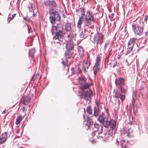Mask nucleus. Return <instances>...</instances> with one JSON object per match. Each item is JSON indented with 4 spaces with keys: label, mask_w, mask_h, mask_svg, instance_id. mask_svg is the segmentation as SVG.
Returning <instances> with one entry per match:
<instances>
[{
    "label": "nucleus",
    "mask_w": 148,
    "mask_h": 148,
    "mask_svg": "<svg viewBox=\"0 0 148 148\" xmlns=\"http://www.w3.org/2000/svg\"><path fill=\"white\" fill-rule=\"evenodd\" d=\"M119 141H118L117 140H116V144H118V143H119Z\"/></svg>",
    "instance_id": "nucleus-56"
},
{
    "label": "nucleus",
    "mask_w": 148,
    "mask_h": 148,
    "mask_svg": "<svg viewBox=\"0 0 148 148\" xmlns=\"http://www.w3.org/2000/svg\"><path fill=\"white\" fill-rule=\"evenodd\" d=\"M98 120L105 127H109L110 124H111L113 126L115 124V121L114 120L112 119L110 121H109L103 113L99 115Z\"/></svg>",
    "instance_id": "nucleus-4"
},
{
    "label": "nucleus",
    "mask_w": 148,
    "mask_h": 148,
    "mask_svg": "<svg viewBox=\"0 0 148 148\" xmlns=\"http://www.w3.org/2000/svg\"><path fill=\"white\" fill-rule=\"evenodd\" d=\"M74 45L71 40L69 39L66 42V47L67 50H72L74 48Z\"/></svg>",
    "instance_id": "nucleus-11"
},
{
    "label": "nucleus",
    "mask_w": 148,
    "mask_h": 148,
    "mask_svg": "<svg viewBox=\"0 0 148 148\" xmlns=\"http://www.w3.org/2000/svg\"><path fill=\"white\" fill-rule=\"evenodd\" d=\"M60 25V24H58L57 26H55L54 25H53L52 26L51 31L52 34H53L55 33V30L56 31V32H57V31H58V26Z\"/></svg>",
    "instance_id": "nucleus-24"
},
{
    "label": "nucleus",
    "mask_w": 148,
    "mask_h": 148,
    "mask_svg": "<svg viewBox=\"0 0 148 148\" xmlns=\"http://www.w3.org/2000/svg\"><path fill=\"white\" fill-rule=\"evenodd\" d=\"M30 100V99L28 98V101H29V100Z\"/></svg>",
    "instance_id": "nucleus-59"
},
{
    "label": "nucleus",
    "mask_w": 148,
    "mask_h": 148,
    "mask_svg": "<svg viewBox=\"0 0 148 148\" xmlns=\"http://www.w3.org/2000/svg\"><path fill=\"white\" fill-rule=\"evenodd\" d=\"M71 71L72 72V74H76L75 73V70L73 68H72L71 69Z\"/></svg>",
    "instance_id": "nucleus-43"
},
{
    "label": "nucleus",
    "mask_w": 148,
    "mask_h": 148,
    "mask_svg": "<svg viewBox=\"0 0 148 148\" xmlns=\"http://www.w3.org/2000/svg\"><path fill=\"white\" fill-rule=\"evenodd\" d=\"M94 112L93 115L95 116H96L98 115L100 110L99 108H96V107H95L94 109Z\"/></svg>",
    "instance_id": "nucleus-29"
},
{
    "label": "nucleus",
    "mask_w": 148,
    "mask_h": 148,
    "mask_svg": "<svg viewBox=\"0 0 148 148\" xmlns=\"http://www.w3.org/2000/svg\"><path fill=\"white\" fill-rule=\"evenodd\" d=\"M35 52V50L34 49H30L29 51V55L30 56H31V59L32 60L31 62H34V54Z\"/></svg>",
    "instance_id": "nucleus-20"
},
{
    "label": "nucleus",
    "mask_w": 148,
    "mask_h": 148,
    "mask_svg": "<svg viewBox=\"0 0 148 148\" xmlns=\"http://www.w3.org/2000/svg\"><path fill=\"white\" fill-rule=\"evenodd\" d=\"M72 28L71 24L70 23L68 22L65 24L64 29L66 32H69L71 31Z\"/></svg>",
    "instance_id": "nucleus-18"
},
{
    "label": "nucleus",
    "mask_w": 148,
    "mask_h": 148,
    "mask_svg": "<svg viewBox=\"0 0 148 148\" xmlns=\"http://www.w3.org/2000/svg\"><path fill=\"white\" fill-rule=\"evenodd\" d=\"M148 16L147 15H145V21L146 22L147 21V20Z\"/></svg>",
    "instance_id": "nucleus-46"
},
{
    "label": "nucleus",
    "mask_w": 148,
    "mask_h": 148,
    "mask_svg": "<svg viewBox=\"0 0 148 148\" xmlns=\"http://www.w3.org/2000/svg\"><path fill=\"white\" fill-rule=\"evenodd\" d=\"M77 50L79 55L80 57L82 58L84 56V50L81 46H79L77 47Z\"/></svg>",
    "instance_id": "nucleus-16"
},
{
    "label": "nucleus",
    "mask_w": 148,
    "mask_h": 148,
    "mask_svg": "<svg viewBox=\"0 0 148 148\" xmlns=\"http://www.w3.org/2000/svg\"><path fill=\"white\" fill-rule=\"evenodd\" d=\"M92 21L88 20H82V23H83V27L85 29H87L88 28L92 29L94 27L92 25Z\"/></svg>",
    "instance_id": "nucleus-7"
},
{
    "label": "nucleus",
    "mask_w": 148,
    "mask_h": 148,
    "mask_svg": "<svg viewBox=\"0 0 148 148\" xmlns=\"http://www.w3.org/2000/svg\"><path fill=\"white\" fill-rule=\"evenodd\" d=\"M86 32L82 31L79 34V36L80 38H83L84 39L86 38L87 36V35L85 34Z\"/></svg>",
    "instance_id": "nucleus-27"
},
{
    "label": "nucleus",
    "mask_w": 148,
    "mask_h": 148,
    "mask_svg": "<svg viewBox=\"0 0 148 148\" xmlns=\"http://www.w3.org/2000/svg\"><path fill=\"white\" fill-rule=\"evenodd\" d=\"M23 103L25 105H27L28 104V101H27V99H26V98L24 99V100L23 101Z\"/></svg>",
    "instance_id": "nucleus-41"
},
{
    "label": "nucleus",
    "mask_w": 148,
    "mask_h": 148,
    "mask_svg": "<svg viewBox=\"0 0 148 148\" xmlns=\"http://www.w3.org/2000/svg\"><path fill=\"white\" fill-rule=\"evenodd\" d=\"M99 34H97L95 35L93 37V40L92 41L94 43H95L97 42V41H98V39L99 40Z\"/></svg>",
    "instance_id": "nucleus-28"
},
{
    "label": "nucleus",
    "mask_w": 148,
    "mask_h": 148,
    "mask_svg": "<svg viewBox=\"0 0 148 148\" xmlns=\"http://www.w3.org/2000/svg\"><path fill=\"white\" fill-rule=\"evenodd\" d=\"M116 64H117V63L116 62V63H114V65H113V68H114L116 66Z\"/></svg>",
    "instance_id": "nucleus-48"
},
{
    "label": "nucleus",
    "mask_w": 148,
    "mask_h": 148,
    "mask_svg": "<svg viewBox=\"0 0 148 148\" xmlns=\"http://www.w3.org/2000/svg\"><path fill=\"white\" fill-rule=\"evenodd\" d=\"M103 35L102 34L100 33L99 34V40L96 42V47L97 48L99 47H101L102 43L103 42Z\"/></svg>",
    "instance_id": "nucleus-14"
},
{
    "label": "nucleus",
    "mask_w": 148,
    "mask_h": 148,
    "mask_svg": "<svg viewBox=\"0 0 148 148\" xmlns=\"http://www.w3.org/2000/svg\"><path fill=\"white\" fill-rule=\"evenodd\" d=\"M20 123V122H17L16 121V122H15V123L16 124V125H18L19 123Z\"/></svg>",
    "instance_id": "nucleus-49"
},
{
    "label": "nucleus",
    "mask_w": 148,
    "mask_h": 148,
    "mask_svg": "<svg viewBox=\"0 0 148 148\" xmlns=\"http://www.w3.org/2000/svg\"><path fill=\"white\" fill-rule=\"evenodd\" d=\"M49 13L50 15L49 19L52 24L55 23V21L60 20L61 17L58 12L54 10L53 8H49Z\"/></svg>",
    "instance_id": "nucleus-5"
},
{
    "label": "nucleus",
    "mask_w": 148,
    "mask_h": 148,
    "mask_svg": "<svg viewBox=\"0 0 148 148\" xmlns=\"http://www.w3.org/2000/svg\"><path fill=\"white\" fill-rule=\"evenodd\" d=\"M68 37L69 38H71V34L70 35H68Z\"/></svg>",
    "instance_id": "nucleus-52"
},
{
    "label": "nucleus",
    "mask_w": 148,
    "mask_h": 148,
    "mask_svg": "<svg viewBox=\"0 0 148 148\" xmlns=\"http://www.w3.org/2000/svg\"><path fill=\"white\" fill-rule=\"evenodd\" d=\"M144 25L140 21L132 24V29L136 36H140L143 33Z\"/></svg>",
    "instance_id": "nucleus-3"
},
{
    "label": "nucleus",
    "mask_w": 148,
    "mask_h": 148,
    "mask_svg": "<svg viewBox=\"0 0 148 148\" xmlns=\"http://www.w3.org/2000/svg\"><path fill=\"white\" fill-rule=\"evenodd\" d=\"M94 73L95 77L97 73L99 71L100 69L99 66L95 65L93 68Z\"/></svg>",
    "instance_id": "nucleus-21"
},
{
    "label": "nucleus",
    "mask_w": 148,
    "mask_h": 148,
    "mask_svg": "<svg viewBox=\"0 0 148 148\" xmlns=\"http://www.w3.org/2000/svg\"><path fill=\"white\" fill-rule=\"evenodd\" d=\"M23 18H24V20L23 21V22L25 23V26L26 25L27 26L28 25H27V22L28 21V17H27V16H25L23 14Z\"/></svg>",
    "instance_id": "nucleus-35"
},
{
    "label": "nucleus",
    "mask_w": 148,
    "mask_h": 148,
    "mask_svg": "<svg viewBox=\"0 0 148 148\" xmlns=\"http://www.w3.org/2000/svg\"><path fill=\"white\" fill-rule=\"evenodd\" d=\"M116 122L115 121V124L113 126L111 124H110L109 127H110V128L109 130H108L107 132L108 133V134L110 136H112L113 135V128L115 129V126L116 125Z\"/></svg>",
    "instance_id": "nucleus-15"
},
{
    "label": "nucleus",
    "mask_w": 148,
    "mask_h": 148,
    "mask_svg": "<svg viewBox=\"0 0 148 148\" xmlns=\"http://www.w3.org/2000/svg\"><path fill=\"white\" fill-rule=\"evenodd\" d=\"M73 52L72 50H67L64 53L65 61H64L63 59H62L63 61L62 63L64 66H68L70 65V62L68 59L73 57Z\"/></svg>",
    "instance_id": "nucleus-6"
},
{
    "label": "nucleus",
    "mask_w": 148,
    "mask_h": 148,
    "mask_svg": "<svg viewBox=\"0 0 148 148\" xmlns=\"http://www.w3.org/2000/svg\"><path fill=\"white\" fill-rule=\"evenodd\" d=\"M94 122L92 119L90 117H87V123L86 125L89 127H90L93 124Z\"/></svg>",
    "instance_id": "nucleus-19"
},
{
    "label": "nucleus",
    "mask_w": 148,
    "mask_h": 148,
    "mask_svg": "<svg viewBox=\"0 0 148 148\" xmlns=\"http://www.w3.org/2000/svg\"><path fill=\"white\" fill-rule=\"evenodd\" d=\"M5 113V110H4L3 111L2 113Z\"/></svg>",
    "instance_id": "nucleus-54"
},
{
    "label": "nucleus",
    "mask_w": 148,
    "mask_h": 148,
    "mask_svg": "<svg viewBox=\"0 0 148 148\" xmlns=\"http://www.w3.org/2000/svg\"><path fill=\"white\" fill-rule=\"evenodd\" d=\"M11 3H14V5H15L17 4V0H12Z\"/></svg>",
    "instance_id": "nucleus-42"
},
{
    "label": "nucleus",
    "mask_w": 148,
    "mask_h": 148,
    "mask_svg": "<svg viewBox=\"0 0 148 148\" xmlns=\"http://www.w3.org/2000/svg\"><path fill=\"white\" fill-rule=\"evenodd\" d=\"M31 92V90H30V92Z\"/></svg>",
    "instance_id": "nucleus-61"
},
{
    "label": "nucleus",
    "mask_w": 148,
    "mask_h": 148,
    "mask_svg": "<svg viewBox=\"0 0 148 148\" xmlns=\"http://www.w3.org/2000/svg\"><path fill=\"white\" fill-rule=\"evenodd\" d=\"M103 127L102 125H100L99 126V129L97 132H98V133L99 134H101L103 132Z\"/></svg>",
    "instance_id": "nucleus-34"
},
{
    "label": "nucleus",
    "mask_w": 148,
    "mask_h": 148,
    "mask_svg": "<svg viewBox=\"0 0 148 148\" xmlns=\"http://www.w3.org/2000/svg\"><path fill=\"white\" fill-rule=\"evenodd\" d=\"M91 62L88 58H87L83 64V70L84 72H86V70L90 66Z\"/></svg>",
    "instance_id": "nucleus-12"
},
{
    "label": "nucleus",
    "mask_w": 148,
    "mask_h": 148,
    "mask_svg": "<svg viewBox=\"0 0 148 148\" xmlns=\"http://www.w3.org/2000/svg\"><path fill=\"white\" fill-rule=\"evenodd\" d=\"M92 143H95V140H93L92 141Z\"/></svg>",
    "instance_id": "nucleus-51"
},
{
    "label": "nucleus",
    "mask_w": 148,
    "mask_h": 148,
    "mask_svg": "<svg viewBox=\"0 0 148 148\" xmlns=\"http://www.w3.org/2000/svg\"><path fill=\"white\" fill-rule=\"evenodd\" d=\"M101 60L100 59V58L99 57V56H98L96 58V62L95 63V65H96L97 66H99L100 64V61Z\"/></svg>",
    "instance_id": "nucleus-32"
},
{
    "label": "nucleus",
    "mask_w": 148,
    "mask_h": 148,
    "mask_svg": "<svg viewBox=\"0 0 148 148\" xmlns=\"http://www.w3.org/2000/svg\"><path fill=\"white\" fill-rule=\"evenodd\" d=\"M76 68H77V69L75 70V73L77 74L80 73L81 70L78 67H77Z\"/></svg>",
    "instance_id": "nucleus-39"
},
{
    "label": "nucleus",
    "mask_w": 148,
    "mask_h": 148,
    "mask_svg": "<svg viewBox=\"0 0 148 148\" xmlns=\"http://www.w3.org/2000/svg\"><path fill=\"white\" fill-rule=\"evenodd\" d=\"M63 33L62 31L59 30L56 32L55 35L53 38V40L58 39L59 41H62L63 40Z\"/></svg>",
    "instance_id": "nucleus-8"
},
{
    "label": "nucleus",
    "mask_w": 148,
    "mask_h": 148,
    "mask_svg": "<svg viewBox=\"0 0 148 148\" xmlns=\"http://www.w3.org/2000/svg\"><path fill=\"white\" fill-rule=\"evenodd\" d=\"M35 7L34 5L32 3H29L28 5V9L29 11V15L31 17L32 15V16H34L36 13V12H34V10L35 9Z\"/></svg>",
    "instance_id": "nucleus-10"
},
{
    "label": "nucleus",
    "mask_w": 148,
    "mask_h": 148,
    "mask_svg": "<svg viewBox=\"0 0 148 148\" xmlns=\"http://www.w3.org/2000/svg\"><path fill=\"white\" fill-rule=\"evenodd\" d=\"M83 117H84V119H85V116H84V115H83Z\"/></svg>",
    "instance_id": "nucleus-60"
},
{
    "label": "nucleus",
    "mask_w": 148,
    "mask_h": 148,
    "mask_svg": "<svg viewBox=\"0 0 148 148\" xmlns=\"http://www.w3.org/2000/svg\"><path fill=\"white\" fill-rule=\"evenodd\" d=\"M78 80L81 85L80 89L81 91L79 93V96L82 99H84L89 103L92 95L91 90L87 89L90 86V84L86 82L84 79L79 77H78Z\"/></svg>",
    "instance_id": "nucleus-1"
},
{
    "label": "nucleus",
    "mask_w": 148,
    "mask_h": 148,
    "mask_svg": "<svg viewBox=\"0 0 148 148\" xmlns=\"http://www.w3.org/2000/svg\"><path fill=\"white\" fill-rule=\"evenodd\" d=\"M100 125H99L98 124L95 123L94 124L93 127H92L93 131L97 132V131H98L99 129L98 128Z\"/></svg>",
    "instance_id": "nucleus-26"
},
{
    "label": "nucleus",
    "mask_w": 148,
    "mask_h": 148,
    "mask_svg": "<svg viewBox=\"0 0 148 148\" xmlns=\"http://www.w3.org/2000/svg\"><path fill=\"white\" fill-rule=\"evenodd\" d=\"M119 96H117V95H115L114 96V97L116 98H119Z\"/></svg>",
    "instance_id": "nucleus-50"
},
{
    "label": "nucleus",
    "mask_w": 148,
    "mask_h": 148,
    "mask_svg": "<svg viewBox=\"0 0 148 148\" xmlns=\"http://www.w3.org/2000/svg\"><path fill=\"white\" fill-rule=\"evenodd\" d=\"M134 45H132V44H129V43H128V48L127 49V53H130V52L132 51L133 47H134Z\"/></svg>",
    "instance_id": "nucleus-25"
},
{
    "label": "nucleus",
    "mask_w": 148,
    "mask_h": 148,
    "mask_svg": "<svg viewBox=\"0 0 148 148\" xmlns=\"http://www.w3.org/2000/svg\"><path fill=\"white\" fill-rule=\"evenodd\" d=\"M119 88H120V92L122 94H126L127 91L128 89V86L125 85V84L120 86Z\"/></svg>",
    "instance_id": "nucleus-17"
},
{
    "label": "nucleus",
    "mask_w": 148,
    "mask_h": 148,
    "mask_svg": "<svg viewBox=\"0 0 148 148\" xmlns=\"http://www.w3.org/2000/svg\"><path fill=\"white\" fill-rule=\"evenodd\" d=\"M111 136H109V134H108V132L105 133L104 135L101 136L102 138H104L105 140H108L110 139V137Z\"/></svg>",
    "instance_id": "nucleus-31"
},
{
    "label": "nucleus",
    "mask_w": 148,
    "mask_h": 148,
    "mask_svg": "<svg viewBox=\"0 0 148 148\" xmlns=\"http://www.w3.org/2000/svg\"><path fill=\"white\" fill-rule=\"evenodd\" d=\"M115 83L116 86H118L119 87L125 84L124 79L122 78H119L116 79L115 80Z\"/></svg>",
    "instance_id": "nucleus-13"
},
{
    "label": "nucleus",
    "mask_w": 148,
    "mask_h": 148,
    "mask_svg": "<svg viewBox=\"0 0 148 148\" xmlns=\"http://www.w3.org/2000/svg\"><path fill=\"white\" fill-rule=\"evenodd\" d=\"M86 111L89 114H91L92 113V110L90 106L87 107Z\"/></svg>",
    "instance_id": "nucleus-36"
},
{
    "label": "nucleus",
    "mask_w": 148,
    "mask_h": 148,
    "mask_svg": "<svg viewBox=\"0 0 148 148\" xmlns=\"http://www.w3.org/2000/svg\"><path fill=\"white\" fill-rule=\"evenodd\" d=\"M109 44V43L108 42H106L105 43L104 46L103 48V50L104 51H106V49L108 47Z\"/></svg>",
    "instance_id": "nucleus-40"
},
{
    "label": "nucleus",
    "mask_w": 148,
    "mask_h": 148,
    "mask_svg": "<svg viewBox=\"0 0 148 148\" xmlns=\"http://www.w3.org/2000/svg\"><path fill=\"white\" fill-rule=\"evenodd\" d=\"M80 10L81 12V16L79 18L77 26L78 28L81 29V25L82 23V20L84 19L93 21L94 19V14L91 11H88L86 14H85L84 9H82Z\"/></svg>",
    "instance_id": "nucleus-2"
},
{
    "label": "nucleus",
    "mask_w": 148,
    "mask_h": 148,
    "mask_svg": "<svg viewBox=\"0 0 148 148\" xmlns=\"http://www.w3.org/2000/svg\"><path fill=\"white\" fill-rule=\"evenodd\" d=\"M114 15V14H111L109 15V17L110 19H112L113 18V16Z\"/></svg>",
    "instance_id": "nucleus-44"
},
{
    "label": "nucleus",
    "mask_w": 148,
    "mask_h": 148,
    "mask_svg": "<svg viewBox=\"0 0 148 148\" xmlns=\"http://www.w3.org/2000/svg\"><path fill=\"white\" fill-rule=\"evenodd\" d=\"M43 5L44 6H49L50 7L52 8L56 7L57 6L56 2L53 0H46L43 3Z\"/></svg>",
    "instance_id": "nucleus-9"
},
{
    "label": "nucleus",
    "mask_w": 148,
    "mask_h": 148,
    "mask_svg": "<svg viewBox=\"0 0 148 148\" xmlns=\"http://www.w3.org/2000/svg\"><path fill=\"white\" fill-rule=\"evenodd\" d=\"M57 43L58 46H60L61 44L60 43L57 42Z\"/></svg>",
    "instance_id": "nucleus-53"
},
{
    "label": "nucleus",
    "mask_w": 148,
    "mask_h": 148,
    "mask_svg": "<svg viewBox=\"0 0 148 148\" xmlns=\"http://www.w3.org/2000/svg\"><path fill=\"white\" fill-rule=\"evenodd\" d=\"M22 116L21 115H19L17 116V118L16 119V121L17 122H20L22 120Z\"/></svg>",
    "instance_id": "nucleus-38"
},
{
    "label": "nucleus",
    "mask_w": 148,
    "mask_h": 148,
    "mask_svg": "<svg viewBox=\"0 0 148 148\" xmlns=\"http://www.w3.org/2000/svg\"><path fill=\"white\" fill-rule=\"evenodd\" d=\"M28 33H29V27H28Z\"/></svg>",
    "instance_id": "nucleus-58"
},
{
    "label": "nucleus",
    "mask_w": 148,
    "mask_h": 148,
    "mask_svg": "<svg viewBox=\"0 0 148 148\" xmlns=\"http://www.w3.org/2000/svg\"><path fill=\"white\" fill-rule=\"evenodd\" d=\"M145 35L146 36H148V29L147 31L145 33Z\"/></svg>",
    "instance_id": "nucleus-47"
},
{
    "label": "nucleus",
    "mask_w": 148,
    "mask_h": 148,
    "mask_svg": "<svg viewBox=\"0 0 148 148\" xmlns=\"http://www.w3.org/2000/svg\"><path fill=\"white\" fill-rule=\"evenodd\" d=\"M138 40V39L136 38H132L130 39L128 43L134 45L136 43V41Z\"/></svg>",
    "instance_id": "nucleus-23"
},
{
    "label": "nucleus",
    "mask_w": 148,
    "mask_h": 148,
    "mask_svg": "<svg viewBox=\"0 0 148 148\" xmlns=\"http://www.w3.org/2000/svg\"><path fill=\"white\" fill-rule=\"evenodd\" d=\"M133 103H134V101H133H133H132V105H133V107L134 106V104H133Z\"/></svg>",
    "instance_id": "nucleus-55"
},
{
    "label": "nucleus",
    "mask_w": 148,
    "mask_h": 148,
    "mask_svg": "<svg viewBox=\"0 0 148 148\" xmlns=\"http://www.w3.org/2000/svg\"><path fill=\"white\" fill-rule=\"evenodd\" d=\"M125 141L124 140H122L120 142V145L122 148L123 147L124 148H127L126 145H125L124 147L123 146V145L125 143Z\"/></svg>",
    "instance_id": "nucleus-33"
},
{
    "label": "nucleus",
    "mask_w": 148,
    "mask_h": 148,
    "mask_svg": "<svg viewBox=\"0 0 148 148\" xmlns=\"http://www.w3.org/2000/svg\"><path fill=\"white\" fill-rule=\"evenodd\" d=\"M33 39H30V45H28V46H31L32 45V42H33Z\"/></svg>",
    "instance_id": "nucleus-45"
},
{
    "label": "nucleus",
    "mask_w": 148,
    "mask_h": 148,
    "mask_svg": "<svg viewBox=\"0 0 148 148\" xmlns=\"http://www.w3.org/2000/svg\"><path fill=\"white\" fill-rule=\"evenodd\" d=\"M119 98L120 99H121L122 101L124 100L125 98V95L126 94H122L120 92L119 93Z\"/></svg>",
    "instance_id": "nucleus-30"
},
{
    "label": "nucleus",
    "mask_w": 148,
    "mask_h": 148,
    "mask_svg": "<svg viewBox=\"0 0 148 148\" xmlns=\"http://www.w3.org/2000/svg\"><path fill=\"white\" fill-rule=\"evenodd\" d=\"M7 137V135L6 132L5 133H3L1 135V143H4L6 140Z\"/></svg>",
    "instance_id": "nucleus-22"
},
{
    "label": "nucleus",
    "mask_w": 148,
    "mask_h": 148,
    "mask_svg": "<svg viewBox=\"0 0 148 148\" xmlns=\"http://www.w3.org/2000/svg\"><path fill=\"white\" fill-rule=\"evenodd\" d=\"M10 14H9L8 17V21L9 22L12 19V18H14L15 17L16 15V14H13L12 17L11 16L10 17Z\"/></svg>",
    "instance_id": "nucleus-37"
},
{
    "label": "nucleus",
    "mask_w": 148,
    "mask_h": 148,
    "mask_svg": "<svg viewBox=\"0 0 148 148\" xmlns=\"http://www.w3.org/2000/svg\"><path fill=\"white\" fill-rule=\"evenodd\" d=\"M128 133L127 134V136H129L130 135H129L130 133L129 132V131H128Z\"/></svg>",
    "instance_id": "nucleus-57"
}]
</instances>
